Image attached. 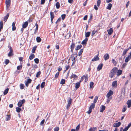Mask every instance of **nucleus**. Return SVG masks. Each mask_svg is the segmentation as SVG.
Masks as SVG:
<instances>
[{"mask_svg": "<svg viewBox=\"0 0 131 131\" xmlns=\"http://www.w3.org/2000/svg\"><path fill=\"white\" fill-rule=\"evenodd\" d=\"M50 18L51 21L52 23V21L53 18L54 17V15L53 14V12H50Z\"/></svg>", "mask_w": 131, "mask_h": 131, "instance_id": "1a4fd4ad", "label": "nucleus"}, {"mask_svg": "<svg viewBox=\"0 0 131 131\" xmlns=\"http://www.w3.org/2000/svg\"><path fill=\"white\" fill-rule=\"evenodd\" d=\"M105 106L103 105H102L100 107V112H102L105 110Z\"/></svg>", "mask_w": 131, "mask_h": 131, "instance_id": "f8f14e48", "label": "nucleus"}, {"mask_svg": "<svg viewBox=\"0 0 131 131\" xmlns=\"http://www.w3.org/2000/svg\"><path fill=\"white\" fill-rule=\"evenodd\" d=\"M56 6L57 8V9H59L60 7V4L59 3V2H57L56 4Z\"/></svg>", "mask_w": 131, "mask_h": 131, "instance_id": "7c9ffc66", "label": "nucleus"}, {"mask_svg": "<svg viewBox=\"0 0 131 131\" xmlns=\"http://www.w3.org/2000/svg\"><path fill=\"white\" fill-rule=\"evenodd\" d=\"M121 123L119 122L118 123H114L113 124V126L115 127H119L121 125Z\"/></svg>", "mask_w": 131, "mask_h": 131, "instance_id": "6e6552de", "label": "nucleus"}, {"mask_svg": "<svg viewBox=\"0 0 131 131\" xmlns=\"http://www.w3.org/2000/svg\"><path fill=\"white\" fill-rule=\"evenodd\" d=\"M32 19L31 18H29L27 21L28 22L30 23L32 21Z\"/></svg>", "mask_w": 131, "mask_h": 131, "instance_id": "69168bd1", "label": "nucleus"}, {"mask_svg": "<svg viewBox=\"0 0 131 131\" xmlns=\"http://www.w3.org/2000/svg\"><path fill=\"white\" fill-rule=\"evenodd\" d=\"M13 51L10 50L8 54V57H10L11 56H13L14 54L13 53Z\"/></svg>", "mask_w": 131, "mask_h": 131, "instance_id": "393cba45", "label": "nucleus"}, {"mask_svg": "<svg viewBox=\"0 0 131 131\" xmlns=\"http://www.w3.org/2000/svg\"><path fill=\"white\" fill-rule=\"evenodd\" d=\"M66 16V15L65 14H63L61 15V17L62 19L63 20L65 18Z\"/></svg>", "mask_w": 131, "mask_h": 131, "instance_id": "8fccbe9b", "label": "nucleus"}, {"mask_svg": "<svg viewBox=\"0 0 131 131\" xmlns=\"http://www.w3.org/2000/svg\"><path fill=\"white\" fill-rule=\"evenodd\" d=\"M104 58L105 61L106 60L109 59V55L108 54L106 53L104 56Z\"/></svg>", "mask_w": 131, "mask_h": 131, "instance_id": "9b49d317", "label": "nucleus"}, {"mask_svg": "<svg viewBox=\"0 0 131 131\" xmlns=\"http://www.w3.org/2000/svg\"><path fill=\"white\" fill-rule=\"evenodd\" d=\"M59 129V127H56L54 128V131H58Z\"/></svg>", "mask_w": 131, "mask_h": 131, "instance_id": "13d9d810", "label": "nucleus"}, {"mask_svg": "<svg viewBox=\"0 0 131 131\" xmlns=\"http://www.w3.org/2000/svg\"><path fill=\"white\" fill-rule=\"evenodd\" d=\"M118 69L116 67H114L111 71L109 74V77L111 78L113 77L115 75Z\"/></svg>", "mask_w": 131, "mask_h": 131, "instance_id": "f257e3e1", "label": "nucleus"}, {"mask_svg": "<svg viewBox=\"0 0 131 131\" xmlns=\"http://www.w3.org/2000/svg\"><path fill=\"white\" fill-rule=\"evenodd\" d=\"M32 80L30 79H28L27 81H25V83L26 86L27 87L28 86V84L31 83Z\"/></svg>", "mask_w": 131, "mask_h": 131, "instance_id": "423d86ee", "label": "nucleus"}, {"mask_svg": "<svg viewBox=\"0 0 131 131\" xmlns=\"http://www.w3.org/2000/svg\"><path fill=\"white\" fill-rule=\"evenodd\" d=\"M107 31L109 35H111L113 32V29L112 28H111L110 29L107 30Z\"/></svg>", "mask_w": 131, "mask_h": 131, "instance_id": "4468645a", "label": "nucleus"}, {"mask_svg": "<svg viewBox=\"0 0 131 131\" xmlns=\"http://www.w3.org/2000/svg\"><path fill=\"white\" fill-rule=\"evenodd\" d=\"M83 77H84V78L85 79V82H87V81L88 80V75H86L85 76L84 75H83V76H82L81 77V78L82 79H83Z\"/></svg>", "mask_w": 131, "mask_h": 131, "instance_id": "2eb2a0df", "label": "nucleus"}, {"mask_svg": "<svg viewBox=\"0 0 131 131\" xmlns=\"http://www.w3.org/2000/svg\"><path fill=\"white\" fill-rule=\"evenodd\" d=\"M125 92H121V96L124 97L125 96Z\"/></svg>", "mask_w": 131, "mask_h": 131, "instance_id": "e2e57ef3", "label": "nucleus"}, {"mask_svg": "<svg viewBox=\"0 0 131 131\" xmlns=\"http://www.w3.org/2000/svg\"><path fill=\"white\" fill-rule=\"evenodd\" d=\"M101 3V1L100 0H99L97 2V6L99 7L100 6V4Z\"/></svg>", "mask_w": 131, "mask_h": 131, "instance_id": "de8ad7c7", "label": "nucleus"}, {"mask_svg": "<svg viewBox=\"0 0 131 131\" xmlns=\"http://www.w3.org/2000/svg\"><path fill=\"white\" fill-rule=\"evenodd\" d=\"M45 82H42L41 84V85H40L41 87L42 88H43L45 86Z\"/></svg>", "mask_w": 131, "mask_h": 131, "instance_id": "c03bdc74", "label": "nucleus"}, {"mask_svg": "<svg viewBox=\"0 0 131 131\" xmlns=\"http://www.w3.org/2000/svg\"><path fill=\"white\" fill-rule=\"evenodd\" d=\"M3 27V22L1 21L0 22V29H2Z\"/></svg>", "mask_w": 131, "mask_h": 131, "instance_id": "ea45409f", "label": "nucleus"}, {"mask_svg": "<svg viewBox=\"0 0 131 131\" xmlns=\"http://www.w3.org/2000/svg\"><path fill=\"white\" fill-rule=\"evenodd\" d=\"M70 105H71V104H68L67 105V107H66V108H67V110H68L69 109V108L70 106Z\"/></svg>", "mask_w": 131, "mask_h": 131, "instance_id": "338daca9", "label": "nucleus"}, {"mask_svg": "<svg viewBox=\"0 0 131 131\" xmlns=\"http://www.w3.org/2000/svg\"><path fill=\"white\" fill-rule=\"evenodd\" d=\"M35 62L36 64H38L39 62V60L38 59L36 58L34 59Z\"/></svg>", "mask_w": 131, "mask_h": 131, "instance_id": "a19ab883", "label": "nucleus"}, {"mask_svg": "<svg viewBox=\"0 0 131 131\" xmlns=\"http://www.w3.org/2000/svg\"><path fill=\"white\" fill-rule=\"evenodd\" d=\"M103 66V64L102 63L100 64L99 65H98L97 68V69L98 71H100L101 70L102 68V67Z\"/></svg>", "mask_w": 131, "mask_h": 131, "instance_id": "dca6fc26", "label": "nucleus"}, {"mask_svg": "<svg viewBox=\"0 0 131 131\" xmlns=\"http://www.w3.org/2000/svg\"><path fill=\"white\" fill-rule=\"evenodd\" d=\"M25 102V100L23 99L22 100H20L18 102L17 105L19 107H21L22 106V104Z\"/></svg>", "mask_w": 131, "mask_h": 131, "instance_id": "f03ea898", "label": "nucleus"}, {"mask_svg": "<svg viewBox=\"0 0 131 131\" xmlns=\"http://www.w3.org/2000/svg\"><path fill=\"white\" fill-rule=\"evenodd\" d=\"M88 39L86 38L84 40H83L81 42V44L83 45H86V44L87 42L88 41Z\"/></svg>", "mask_w": 131, "mask_h": 131, "instance_id": "9d476101", "label": "nucleus"}, {"mask_svg": "<svg viewBox=\"0 0 131 131\" xmlns=\"http://www.w3.org/2000/svg\"><path fill=\"white\" fill-rule=\"evenodd\" d=\"M117 84V81H114L112 84V86L113 87L116 86Z\"/></svg>", "mask_w": 131, "mask_h": 131, "instance_id": "aec40b11", "label": "nucleus"}, {"mask_svg": "<svg viewBox=\"0 0 131 131\" xmlns=\"http://www.w3.org/2000/svg\"><path fill=\"white\" fill-rule=\"evenodd\" d=\"M98 99V97L97 96H96L95 97L94 100L93 101V103L94 104L95 103Z\"/></svg>", "mask_w": 131, "mask_h": 131, "instance_id": "79ce46f5", "label": "nucleus"}, {"mask_svg": "<svg viewBox=\"0 0 131 131\" xmlns=\"http://www.w3.org/2000/svg\"><path fill=\"white\" fill-rule=\"evenodd\" d=\"M97 129V128L96 127H91L89 129V131H94L96 130Z\"/></svg>", "mask_w": 131, "mask_h": 131, "instance_id": "cd10ccee", "label": "nucleus"}, {"mask_svg": "<svg viewBox=\"0 0 131 131\" xmlns=\"http://www.w3.org/2000/svg\"><path fill=\"white\" fill-rule=\"evenodd\" d=\"M83 51V49H81L80 51H79V52L78 53V56H80L81 55V54L82 53Z\"/></svg>", "mask_w": 131, "mask_h": 131, "instance_id": "c9c22d12", "label": "nucleus"}, {"mask_svg": "<svg viewBox=\"0 0 131 131\" xmlns=\"http://www.w3.org/2000/svg\"><path fill=\"white\" fill-rule=\"evenodd\" d=\"M112 6V4L111 3H109L108 4L106 8L109 10L111 9V7Z\"/></svg>", "mask_w": 131, "mask_h": 131, "instance_id": "a211bd4d", "label": "nucleus"}, {"mask_svg": "<svg viewBox=\"0 0 131 131\" xmlns=\"http://www.w3.org/2000/svg\"><path fill=\"white\" fill-rule=\"evenodd\" d=\"M131 59V56H128L127 57H126L125 60V62H127L128 61Z\"/></svg>", "mask_w": 131, "mask_h": 131, "instance_id": "5701e85b", "label": "nucleus"}, {"mask_svg": "<svg viewBox=\"0 0 131 131\" xmlns=\"http://www.w3.org/2000/svg\"><path fill=\"white\" fill-rule=\"evenodd\" d=\"M10 115H7L6 117L5 120L6 121H9L10 119Z\"/></svg>", "mask_w": 131, "mask_h": 131, "instance_id": "473e14b6", "label": "nucleus"}, {"mask_svg": "<svg viewBox=\"0 0 131 131\" xmlns=\"http://www.w3.org/2000/svg\"><path fill=\"white\" fill-rule=\"evenodd\" d=\"M127 104L128 105V107H130L131 105V100H128L127 102Z\"/></svg>", "mask_w": 131, "mask_h": 131, "instance_id": "4be33fe9", "label": "nucleus"}, {"mask_svg": "<svg viewBox=\"0 0 131 131\" xmlns=\"http://www.w3.org/2000/svg\"><path fill=\"white\" fill-rule=\"evenodd\" d=\"M116 74L117 76H119L121 75L122 73V71L121 70H117L116 72Z\"/></svg>", "mask_w": 131, "mask_h": 131, "instance_id": "6ab92c4d", "label": "nucleus"}, {"mask_svg": "<svg viewBox=\"0 0 131 131\" xmlns=\"http://www.w3.org/2000/svg\"><path fill=\"white\" fill-rule=\"evenodd\" d=\"M11 2V0H6L5 4L6 5V8L8 9L9 7Z\"/></svg>", "mask_w": 131, "mask_h": 131, "instance_id": "7ed1b4c3", "label": "nucleus"}, {"mask_svg": "<svg viewBox=\"0 0 131 131\" xmlns=\"http://www.w3.org/2000/svg\"><path fill=\"white\" fill-rule=\"evenodd\" d=\"M9 16V14L8 13L6 15V16L4 17V20L5 21V22H6V21Z\"/></svg>", "mask_w": 131, "mask_h": 131, "instance_id": "a878e982", "label": "nucleus"}, {"mask_svg": "<svg viewBox=\"0 0 131 131\" xmlns=\"http://www.w3.org/2000/svg\"><path fill=\"white\" fill-rule=\"evenodd\" d=\"M37 47V46H35L32 48L31 51L32 53H34L35 52V51Z\"/></svg>", "mask_w": 131, "mask_h": 131, "instance_id": "b1692460", "label": "nucleus"}, {"mask_svg": "<svg viewBox=\"0 0 131 131\" xmlns=\"http://www.w3.org/2000/svg\"><path fill=\"white\" fill-rule=\"evenodd\" d=\"M9 90V89L8 88H7L4 91L3 94L4 95L8 93Z\"/></svg>", "mask_w": 131, "mask_h": 131, "instance_id": "f704fd0d", "label": "nucleus"}, {"mask_svg": "<svg viewBox=\"0 0 131 131\" xmlns=\"http://www.w3.org/2000/svg\"><path fill=\"white\" fill-rule=\"evenodd\" d=\"M28 25V22L26 21L23 25L22 27L24 28H25L27 27Z\"/></svg>", "mask_w": 131, "mask_h": 131, "instance_id": "ddd939ff", "label": "nucleus"}, {"mask_svg": "<svg viewBox=\"0 0 131 131\" xmlns=\"http://www.w3.org/2000/svg\"><path fill=\"white\" fill-rule=\"evenodd\" d=\"M59 72H58L55 75V78H57L58 77V76L59 74Z\"/></svg>", "mask_w": 131, "mask_h": 131, "instance_id": "603ef678", "label": "nucleus"}, {"mask_svg": "<svg viewBox=\"0 0 131 131\" xmlns=\"http://www.w3.org/2000/svg\"><path fill=\"white\" fill-rule=\"evenodd\" d=\"M45 122V119H43L41 122L40 123V125H42V124H43Z\"/></svg>", "mask_w": 131, "mask_h": 131, "instance_id": "bf43d9fd", "label": "nucleus"}, {"mask_svg": "<svg viewBox=\"0 0 131 131\" xmlns=\"http://www.w3.org/2000/svg\"><path fill=\"white\" fill-rule=\"evenodd\" d=\"M9 62V60L7 59H6L5 60V63L6 64H8Z\"/></svg>", "mask_w": 131, "mask_h": 131, "instance_id": "6e6d98bb", "label": "nucleus"}, {"mask_svg": "<svg viewBox=\"0 0 131 131\" xmlns=\"http://www.w3.org/2000/svg\"><path fill=\"white\" fill-rule=\"evenodd\" d=\"M99 53H98L97 55L95 56L94 58L92 59V61H96L99 60V58L98 57Z\"/></svg>", "mask_w": 131, "mask_h": 131, "instance_id": "20e7f679", "label": "nucleus"}, {"mask_svg": "<svg viewBox=\"0 0 131 131\" xmlns=\"http://www.w3.org/2000/svg\"><path fill=\"white\" fill-rule=\"evenodd\" d=\"M95 104L94 103H92L91 104V105L89 107V108L91 109V110H92V109L93 108L95 107Z\"/></svg>", "mask_w": 131, "mask_h": 131, "instance_id": "bb28decb", "label": "nucleus"}, {"mask_svg": "<svg viewBox=\"0 0 131 131\" xmlns=\"http://www.w3.org/2000/svg\"><path fill=\"white\" fill-rule=\"evenodd\" d=\"M113 91L111 90H110L107 94L106 97L107 98L109 97L110 96L113 94Z\"/></svg>", "mask_w": 131, "mask_h": 131, "instance_id": "0eeeda50", "label": "nucleus"}, {"mask_svg": "<svg viewBox=\"0 0 131 131\" xmlns=\"http://www.w3.org/2000/svg\"><path fill=\"white\" fill-rule=\"evenodd\" d=\"M16 111L18 113H19L21 110V109L19 107H16Z\"/></svg>", "mask_w": 131, "mask_h": 131, "instance_id": "72a5a7b5", "label": "nucleus"}, {"mask_svg": "<svg viewBox=\"0 0 131 131\" xmlns=\"http://www.w3.org/2000/svg\"><path fill=\"white\" fill-rule=\"evenodd\" d=\"M128 50V49H124L123 51L122 55L124 56V55H125L126 54V52Z\"/></svg>", "mask_w": 131, "mask_h": 131, "instance_id": "4c0bfd02", "label": "nucleus"}, {"mask_svg": "<svg viewBox=\"0 0 131 131\" xmlns=\"http://www.w3.org/2000/svg\"><path fill=\"white\" fill-rule=\"evenodd\" d=\"M22 66L21 65L17 67V69L18 70H20L21 69Z\"/></svg>", "mask_w": 131, "mask_h": 131, "instance_id": "09e8293b", "label": "nucleus"}, {"mask_svg": "<svg viewBox=\"0 0 131 131\" xmlns=\"http://www.w3.org/2000/svg\"><path fill=\"white\" fill-rule=\"evenodd\" d=\"M92 111V110H91V109H90L89 108V110L87 112V113L88 114H90L91 113Z\"/></svg>", "mask_w": 131, "mask_h": 131, "instance_id": "0e129e2a", "label": "nucleus"}, {"mask_svg": "<svg viewBox=\"0 0 131 131\" xmlns=\"http://www.w3.org/2000/svg\"><path fill=\"white\" fill-rule=\"evenodd\" d=\"M90 32H87L85 33V37L86 38L90 36Z\"/></svg>", "mask_w": 131, "mask_h": 131, "instance_id": "c85d7f7f", "label": "nucleus"}, {"mask_svg": "<svg viewBox=\"0 0 131 131\" xmlns=\"http://www.w3.org/2000/svg\"><path fill=\"white\" fill-rule=\"evenodd\" d=\"M65 83V80L63 79H62L60 83L62 85L64 84Z\"/></svg>", "mask_w": 131, "mask_h": 131, "instance_id": "e433bc0d", "label": "nucleus"}, {"mask_svg": "<svg viewBox=\"0 0 131 131\" xmlns=\"http://www.w3.org/2000/svg\"><path fill=\"white\" fill-rule=\"evenodd\" d=\"M94 84V83L92 82H91L90 84V88H91L92 87V86Z\"/></svg>", "mask_w": 131, "mask_h": 131, "instance_id": "3c124183", "label": "nucleus"}, {"mask_svg": "<svg viewBox=\"0 0 131 131\" xmlns=\"http://www.w3.org/2000/svg\"><path fill=\"white\" fill-rule=\"evenodd\" d=\"M82 47V46L81 45H78L76 47V48H75V50H78L80 49Z\"/></svg>", "mask_w": 131, "mask_h": 131, "instance_id": "c756f323", "label": "nucleus"}, {"mask_svg": "<svg viewBox=\"0 0 131 131\" xmlns=\"http://www.w3.org/2000/svg\"><path fill=\"white\" fill-rule=\"evenodd\" d=\"M72 99L71 98H70L68 101V104H71L72 102Z\"/></svg>", "mask_w": 131, "mask_h": 131, "instance_id": "5fc2aeb1", "label": "nucleus"}, {"mask_svg": "<svg viewBox=\"0 0 131 131\" xmlns=\"http://www.w3.org/2000/svg\"><path fill=\"white\" fill-rule=\"evenodd\" d=\"M32 67L34 69H36L37 67V66L36 64H35Z\"/></svg>", "mask_w": 131, "mask_h": 131, "instance_id": "774afa93", "label": "nucleus"}, {"mask_svg": "<svg viewBox=\"0 0 131 131\" xmlns=\"http://www.w3.org/2000/svg\"><path fill=\"white\" fill-rule=\"evenodd\" d=\"M35 56L34 54L31 53L29 57V59L30 60H32L35 58Z\"/></svg>", "mask_w": 131, "mask_h": 131, "instance_id": "412c9836", "label": "nucleus"}, {"mask_svg": "<svg viewBox=\"0 0 131 131\" xmlns=\"http://www.w3.org/2000/svg\"><path fill=\"white\" fill-rule=\"evenodd\" d=\"M36 39L37 41L38 42H39L41 41V39L39 37H37Z\"/></svg>", "mask_w": 131, "mask_h": 131, "instance_id": "2f4dec72", "label": "nucleus"}, {"mask_svg": "<svg viewBox=\"0 0 131 131\" xmlns=\"http://www.w3.org/2000/svg\"><path fill=\"white\" fill-rule=\"evenodd\" d=\"M20 89H24L25 87L24 85L22 84H20Z\"/></svg>", "mask_w": 131, "mask_h": 131, "instance_id": "49530a36", "label": "nucleus"}, {"mask_svg": "<svg viewBox=\"0 0 131 131\" xmlns=\"http://www.w3.org/2000/svg\"><path fill=\"white\" fill-rule=\"evenodd\" d=\"M75 46V44L74 43H72L70 46L71 51L72 53H73V50L74 47Z\"/></svg>", "mask_w": 131, "mask_h": 131, "instance_id": "39448f33", "label": "nucleus"}, {"mask_svg": "<svg viewBox=\"0 0 131 131\" xmlns=\"http://www.w3.org/2000/svg\"><path fill=\"white\" fill-rule=\"evenodd\" d=\"M75 88L77 89L80 86V82H78L75 83Z\"/></svg>", "mask_w": 131, "mask_h": 131, "instance_id": "f3484780", "label": "nucleus"}, {"mask_svg": "<svg viewBox=\"0 0 131 131\" xmlns=\"http://www.w3.org/2000/svg\"><path fill=\"white\" fill-rule=\"evenodd\" d=\"M97 30H95V29L94 30L92 31L91 36H93L97 32Z\"/></svg>", "mask_w": 131, "mask_h": 131, "instance_id": "37998d69", "label": "nucleus"}, {"mask_svg": "<svg viewBox=\"0 0 131 131\" xmlns=\"http://www.w3.org/2000/svg\"><path fill=\"white\" fill-rule=\"evenodd\" d=\"M126 106H124L123 107V108L122 109V111L123 112H124L126 110Z\"/></svg>", "mask_w": 131, "mask_h": 131, "instance_id": "864d4df0", "label": "nucleus"}, {"mask_svg": "<svg viewBox=\"0 0 131 131\" xmlns=\"http://www.w3.org/2000/svg\"><path fill=\"white\" fill-rule=\"evenodd\" d=\"M77 53V52L76 53H75L73 54H72V55L73 56V57H75L77 58V57L78 55Z\"/></svg>", "mask_w": 131, "mask_h": 131, "instance_id": "052dcab7", "label": "nucleus"}, {"mask_svg": "<svg viewBox=\"0 0 131 131\" xmlns=\"http://www.w3.org/2000/svg\"><path fill=\"white\" fill-rule=\"evenodd\" d=\"M128 129L129 128L127 127H126L125 128L123 129V131H127Z\"/></svg>", "mask_w": 131, "mask_h": 131, "instance_id": "680f3d73", "label": "nucleus"}, {"mask_svg": "<svg viewBox=\"0 0 131 131\" xmlns=\"http://www.w3.org/2000/svg\"><path fill=\"white\" fill-rule=\"evenodd\" d=\"M80 127V125H78L76 127L75 129L77 131H78Z\"/></svg>", "mask_w": 131, "mask_h": 131, "instance_id": "4d7b16f0", "label": "nucleus"}, {"mask_svg": "<svg viewBox=\"0 0 131 131\" xmlns=\"http://www.w3.org/2000/svg\"><path fill=\"white\" fill-rule=\"evenodd\" d=\"M41 72L40 71H39V72H38L37 73L36 75V77L37 78L39 76L40 74H41Z\"/></svg>", "mask_w": 131, "mask_h": 131, "instance_id": "a18cd8bd", "label": "nucleus"}, {"mask_svg": "<svg viewBox=\"0 0 131 131\" xmlns=\"http://www.w3.org/2000/svg\"><path fill=\"white\" fill-rule=\"evenodd\" d=\"M77 76L75 74H73L71 76V78H73L75 79L77 78Z\"/></svg>", "mask_w": 131, "mask_h": 131, "instance_id": "58836bf2", "label": "nucleus"}]
</instances>
